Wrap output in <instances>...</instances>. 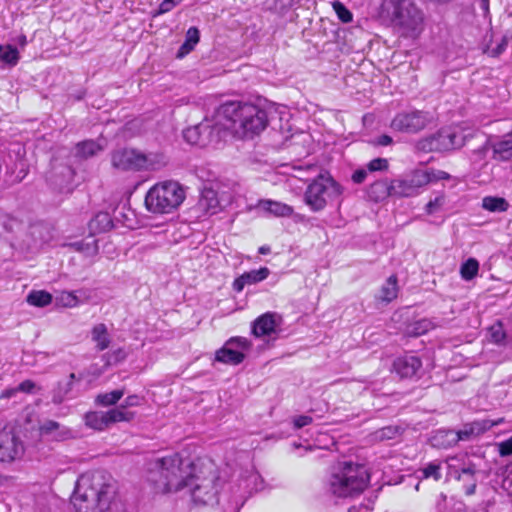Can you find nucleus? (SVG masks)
<instances>
[{"instance_id": "nucleus-1", "label": "nucleus", "mask_w": 512, "mask_h": 512, "mask_svg": "<svg viewBox=\"0 0 512 512\" xmlns=\"http://www.w3.org/2000/svg\"><path fill=\"white\" fill-rule=\"evenodd\" d=\"M114 496L110 474L95 470L82 474L76 481L71 503L75 512H107Z\"/></svg>"}, {"instance_id": "nucleus-2", "label": "nucleus", "mask_w": 512, "mask_h": 512, "mask_svg": "<svg viewBox=\"0 0 512 512\" xmlns=\"http://www.w3.org/2000/svg\"><path fill=\"white\" fill-rule=\"evenodd\" d=\"M217 121L242 138L260 134L268 125L267 112L246 102L223 103L216 111Z\"/></svg>"}, {"instance_id": "nucleus-3", "label": "nucleus", "mask_w": 512, "mask_h": 512, "mask_svg": "<svg viewBox=\"0 0 512 512\" xmlns=\"http://www.w3.org/2000/svg\"><path fill=\"white\" fill-rule=\"evenodd\" d=\"M194 462L183 460L178 454L157 458L151 465L149 481L157 492H177L186 487L194 472Z\"/></svg>"}, {"instance_id": "nucleus-4", "label": "nucleus", "mask_w": 512, "mask_h": 512, "mask_svg": "<svg viewBox=\"0 0 512 512\" xmlns=\"http://www.w3.org/2000/svg\"><path fill=\"white\" fill-rule=\"evenodd\" d=\"M369 480L370 475L365 465L345 461L333 468L328 488L336 497H349L363 492Z\"/></svg>"}, {"instance_id": "nucleus-5", "label": "nucleus", "mask_w": 512, "mask_h": 512, "mask_svg": "<svg viewBox=\"0 0 512 512\" xmlns=\"http://www.w3.org/2000/svg\"><path fill=\"white\" fill-rule=\"evenodd\" d=\"M186 487H189L195 504L212 505L217 503L220 478L215 463L210 459L196 460L194 472Z\"/></svg>"}, {"instance_id": "nucleus-6", "label": "nucleus", "mask_w": 512, "mask_h": 512, "mask_svg": "<svg viewBox=\"0 0 512 512\" xmlns=\"http://www.w3.org/2000/svg\"><path fill=\"white\" fill-rule=\"evenodd\" d=\"M185 199L183 187L175 181L153 185L145 195V207L154 214H168L176 210Z\"/></svg>"}, {"instance_id": "nucleus-7", "label": "nucleus", "mask_w": 512, "mask_h": 512, "mask_svg": "<svg viewBox=\"0 0 512 512\" xmlns=\"http://www.w3.org/2000/svg\"><path fill=\"white\" fill-rule=\"evenodd\" d=\"M112 167L119 171H156L166 165L162 153H142L132 148H120L111 153Z\"/></svg>"}, {"instance_id": "nucleus-8", "label": "nucleus", "mask_w": 512, "mask_h": 512, "mask_svg": "<svg viewBox=\"0 0 512 512\" xmlns=\"http://www.w3.org/2000/svg\"><path fill=\"white\" fill-rule=\"evenodd\" d=\"M342 192V186L332 177L319 175L307 186L304 202L313 212H319L328 203L338 199Z\"/></svg>"}, {"instance_id": "nucleus-9", "label": "nucleus", "mask_w": 512, "mask_h": 512, "mask_svg": "<svg viewBox=\"0 0 512 512\" xmlns=\"http://www.w3.org/2000/svg\"><path fill=\"white\" fill-rule=\"evenodd\" d=\"M467 136L459 127H445L437 133L417 142V148L423 152L450 151L461 148Z\"/></svg>"}, {"instance_id": "nucleus-10", "label": "nucleus", "mask_w": 512, "mask_h": 512, "mask_svg": "<svg viewBox=\"0 0 512 512\" xmlns=\"http://www.w3.org/2000/svg\"><path fill=\"white\" fill-rule=\"evenodd\" d=\"M392 7V21L405 31L418 30L423 22L422 12L411 0H390Z\"/></svg>"}, {"instance_id": "nucleus-11", "label": "nucleus", "mask_w": 512, "mask_h": 512, "mask_svg": "<svg viewBox=\"0 0 512 512\" xmlns=\"http://www.w3.org/2000/svg\"><path fill=\"white\" fill-rule=\"evenodd\" d=\"M501 422L502 419H498L496 421L490 419L475 420L464 424L458 431L440 430L438 431L437 436L446 437L447 445L453 446L460 441H470L490 430L492 427L499 425Z\"/></svg>"}, {"instance_id": "nucleus-12", "label": "nucleus", "mask_w": 512, "mask_h": 512, "mask_svg": "<svg viewBox=\"0 0 512 512\" xmlns=\"http://www.w3.org/2000/svg\"><path fill=\"white\" fill-rule=\"evenodd\" d=\"M432 121L429 112L414 110L398 113L391 121V128L403 133H417Z\"/></svg>"}, {"instance_id": "nucleus-13", "label": "nucleus", "mask_w": 512, "mask_h": 512, "mask_svg": "<svg viewBox=\"0 0 512 512\" xmlns=\"http://www.w3.org/2000/svg\"><path fill=\"white\" fill-rule=\"evenodd\" d=\"M251 347L250 341L245 337H232L224 346L216 351L215 359L219 362L238 365L245 358L244 352Z\"/></svg>"}, {"instance_id": "nucleus-14", "label": "nucleus", "mask_w": 512, "mask_h": 512, "mask_svg": "<svg viewBox=\"0 0 512 512\" xmlns=\"http://www.w3.org/2000/svg\"><path fill=\"white\" fill-rule=\"evenodd\" d=\"M283 318L276 312H266L258 316L251 325L252 334L257 337L276 336L281 330Z\"/></svg>"}, {"instance_id": "nucleus-15", "label": "nucleus", "mask_w": 512, "mask_h": 512, "mask_svg": "<svg viewBox=\"0 0 512 512\" xmlns=\"http://www.w3.org/2000/svg\"><path fill=\"white\" fill-rule=\"evenodd\" d=\"M24 453V446L12 432H4L0 436V462H12Z\"/></svg>"}, {"instance_id": "nucleus-16", "label": "nucleus", "mask_w": 512, "mask_h": 512, "mask_svg": "<svg viewBox=\"0 0 512 512\" xmlns=\"http://www.w3.org/2000/svg\"><path fill=\"white\" fill-rule=\"evenodd\" d=\"M422 367L420 358L414 355L398 357L393 363V370L401 378H412Z\"/></svg>"}, {"instance_id": "nucleus-17", "label": "nucleus", "mask_w": 512, "mask_h": 512, "mask_svg": "<svg viewBox=\"0 0 512 512\" xmlns=\"http://www.w3.org/2000/svg\"><path fill=\"white\" fill-rule=\"evenodd\" d=\"M270 274V270L267 267H261L258 270H251L243 273L237 277L232 287L234 291L240 293L247 285H254L265 280Z\"/></svg>"}, {"instance_id": "nucleus-18", "label": "nucleus", "mask_w": 512, "mask_h": 512, "mask_svg": "<svg viewBox=\"0 0 512 512\" xmlns=\"http://www.w3.org/2000/svg\"><path fill=\"white\" fill-rule=\"evenodd\" d=\"M40 432L55 441H65L74 437V432L70 428L53 420L45 421L40 426Z\"/></svg>"}, {"instance_id": "nucleus-19", "label": "nucleus", "mask_w": 512, "mask_h": 512, "mask_svg": "<svg viewBox=\"0 0 512 512\" xmlns=\"http://www.w3.org/2000/svg\"><path fill=\"white\" fill-rule=\"evenodd\" d=\"M257 207L275 217H290L294 213L292 206L270 199L259 200Z\"/></svg>"}, {"instance_id": "nucleus-20", "label": "nucleus", "mask_w": 512, "mask_h": 512, "mask_svg": "<svg viewBox=\"0 0 512 512\" xmlns=\"http://www.w3.org/2000/svg\"><path fill=\"white\" fill-rule=\"evenodd\" d=\"M199 208L208 213L215 214L219 208L217 193L213 189H204L198 202Z\"/></svg>"}, {"instance_id": "nucleus-21", "label": "nucleus", "mask_w": 512, "mask_h": 512, "mask_svg": "<svg viewBox=\"0 0 512 512\" xmlns=\"http://www.w3.org/2000/svg\"><path fill=\"white\" fill-rule=\"evenodd\" d=\"M494 156L507 160L512 157V132L504 135L500 140L491 145Z\"/></svg>"}, {"instance_id": "nucleus-22", "label": "nucleus", "mask_w": 512, "mask_h": 512, "mask_svg": "<svg viewBox=\"0 0 512 512\" xmlns=\"http://www.w3.org/2000/svg\"><path fill=\"white\" fill-rule=\"evenodd\" d=\"M368 196L375 202L382 201L387 197H392V189H390V182L387 180H379L370 185L368 189Z\"/></svg>"}, {"instance_id": "nucleus-23", "label": "nucleus", "mask_w": 512, "mask_h": 512, "mask_svg": "<svg viewBox=\"0 0 512 512\" xmlns=\"http://www.w3.org/2000/svg\"><path fill=\"white\" fill-rule=\"evenodd\" d=\"M105 413L108 427L120 422H131L136 416L135 412L124 409L121 405L105 411Z\"/></svg>"}, {"instance_id": "nucleus-24", "label": "nucleus", "mask_w": 512, "mask_h": 512, "mask_svg": "<svg viewBox=\"0 0 512 512\" xmlns=\"http://www.w3.org/2000/svg\"><path fill=\"white\" fill-rule=\"evenodd\" d=\"M200 40V32L196 27H190L185 36L184 43L180 46L177 52V58H183L191 51L194 50L195 46L198 44Z\"/></svg>"}, {"instance_id": "nucleus-25", "label": "nucleus", "mask_w": 512, "mask_h": 512, "mask_svg": "<svg viewBox=\"0 0 512 512\" xmlns=\"http://www.w3.org/2000/svg\"><path fill=\"white\" fill-rule=\"evenodd\" d=\"M390 189H392V197L401 198L417 195L406 177L390 181Z\"/></svg>"}, {"instance_id": "nucleus-26", "label": "nucleus", "mask_w": 512, "mask_h": 512, "mask_svg": "<svg viewBox=\"0 0 512 512\" xmlns=\"http://www.w3.org/2000/svg\"><path fill=\"white\" fill-rule=\"evenodd\" d=\"M433 327L434 325L431 320L422 318L407 324L405 334L409 337H418L427 333L433 329Z\"/></svg>"}, {"instance_id": "nucleus-27", "label": "nucleus", "mask_w": 512, "mask_h": 512, "mask_svg": "<svg viewBox=\"0 0 512 512\" xmlns=\"http://www.w3.org/2000/svg\"><path fill=\"white\" fill-rule=\"evenodd\" d=\"M398 290L397 277L395 275H391L382 285L379 293V299L389 303L397 297Z\"/></svg>"}, {"instance_id": "nucleus-28", "label": "nucleus", "mask_w": 512, "mask_h": 512, "mask_svg": "<svg viewBox=\"0 0 512 512\" xmlns=\"http://www.w3.org/2000/svg\"><path fill=\"white\" fill-rule=\"evenodd\" d=\"M91 336L99 351H103L109 347L110 338L105 324L100 323L95 325L92 329Z\"/></svg>"}, {"instance_id": "nucleus-29", "label": "nucleus", "mask_w": 512, "mask_h": 512, "mask_svg": "<svg viewBox=\"0 0 512 512\" xmlns=\"http://www.w3.org/2000/svg\"><path fill=\"white\" fill-rule=\"evenodd\" d=\"M209 125L206 123H201L199 125L189 127L183 132L184 139L190 143L195 145H204V140L202 139V133L209 129Z\"/></svg>"}, {"instance_id": "nucleus-30", "label": "nucleus", "mask_w": 512, "mask_h": 512, "mask_svg": "<svg viewBox=\"0 0 512 512\" xmlns=\"http://www.w3.org/2000/svg\"><path fill=\"white\" fill-rule=\"evenodd\" d=\"M85 424L95 430H105L108 428L105 411H93L85 415Z\"/></svg>"}, {"instance_id": "nucleus-31", "label": "nucleus", "mask_w": 512, "mask_h": 512, "mask_svg": "<svg viewBox=\"0 0 512 512\" xmlns=\"http://www.w3.org/2000/svg\"><path fill=\"white\" fill-rule=\"evenodd\" d=\"M405 177L408 179L416 194H419L420 189L431 182L427 170H415Z\"/></svg>"}, {"instance_id": "nucleus-32", "label": "nucleus", "mask_w": 512, "mask_h": 512, "mask_svg": "<svg viewBox=\"0 0 512 512\" xmlns=\"http://www.w3.org/2000/svg\"><path fill=\"white\" fill-rule=\"evenodd\" d=\"M76 155L81 158H89L102 150V147L93 140L79 142L76 147Z\"/></svg>"}, {"instance_id": "nucleus-33", "label": "nucleus", "mask_w": 512, "mask_h": 512, "mask_svg": "<svg viewBox=\"0 0 512 512\" xmlns=\"http://www.w3.org/2000/svg\"><path fill=\"white\" fill-rule=\"evenodd\" d=\"M125 392L123 389L113 390L111 392L98 394L95 398L97 405L108 407L118 403V401L124 396Z\"/></svg>"}, {"instance_id": "nucleus-34", "label": "nucleus", "mask_w": 512, "mask_h": 512, "mask_svg": "<svg viewBox=\"0 0 512 512\" xmlns=\"http://www.w3.org/2000/svg\"><path fill=\"white\" fill-rule=\"evenodd\" d=\"M482 207L490 212H504L508 209V202L502 197L486 196L482 200Z\"/></svg>"}, {"instance_id": "nucleus-35", "label": "nucleus", "mask_w": 512, "mask_h": 512, "mask_svg": "<svg viewBox=\"0 0 512 512\" xmlns=\"http://www.w3.org/2000/svg\"><path fill=\"white\" fill-rule=\"evenodd\" d=\"M52 295L44 290L31 291L27 296V302L36 307H45L52 302Z\"/></svg>"}, {"instance_id": "nucleus-36", "label": "nucleus", "mask_w": 512, "mask_h": 512, "mask_svg": "<svg viewBox=\"0 0 512 512\" xmlns=\"http://www.w3.org/2000/svg\"><path fill=\"white\" fill-rule=\"evenodd\" d=\"M0 60L9 66H15L19 61V52L12 45L0 44Z\"/></svg>"}, {"instance_id": "nucleus-37", "label": "nucleus", "mask_w": 512, "mask_h": 512, "mask_svg": "<svg viewBox=\"0 0 512 512\" xmlns=\"http://www.w3.org/2000/svg\"><path fill=\"white\" fill-rule=\"evenodd\" d=\"M91 231L103 232L112 227V221L108 213L97 214L89 223Z\"/></svg>"}, {"instance_id": "nucleus-38", "label": "nucleus", "mask_w": 512, "mask_h": 512, "mask_svg": "<svg viewBox=\"0 0 512 512\" xmlns=\"http://www.w3.org/2000/svg\"><path fill=\"white\" fill-rule=\"evenodd\" d=\"M421 474L422 479L432 478L435 481L441 479V463L434 461L426 464L424 467L420 468L418 471Z\"/></svg>"}, {"instance_id": "nucleus-39", "label": "nucleus", "mask_w": 512, "mask_h": 512, "mask_svg": "<svg viewBox=\"0 0 512 512\" xmlns=\"http://www.w3.org/2000/svg\"><path fill=\"white\" fill-rule=\"evenodd\" d=\"M479 271V263L474 258H469L467 261H465L460 268V274L461 277L464 280H471L473 279Z\"/></svg>"}, {"instance_id": "nucleus-40", "label": "nucleus", "mask_w": 512, "mask_h": 512, "mask_svg": "<svg viewBox=\"0 0 512 512\" xmlns=\"http://www.w3.org/2000/svg\"><path fill=\"white\" fill-rule=\"evenodd\" d=\"M399 435V428L396 426H386L376 430L373 434V440L375 441H386L396 438Z\"/></svg>"}, {"instance_id": "nucleus-41", "label": "nucleus", "mask_w": 512, "mask_h": 512, "mask_svg": "<svg viewBox=\"0 0 512 512\" xmlns=\"http://www.w3.org/2000/svg\"><path fill=\"white\" fill-rule=\"evenodd\" d=\"M488 333H489L491 342H493L497 345H502L505 343L506 333H505L503 325L500 321L491 325L488 330Z\"/></svg>"}, {"instance_id": "nucleus-42", "label": "nucleus", "mask_w": 512, "mask_h": 512, "mask_svg": "<svg viewBox=\"0 0 512 512\" xmlns=\"http://www.w3.org/2000/svg\"><path fill=\"white\" fill-rule=\"evenodd\" d=\"M332 7L337 14L340 21L343 23H350L353 20L352 13L340 1H334Z\"/></svg>"}, {"instance_id": "nucleus-43", "label": "nucleus", "mask_w": 512, "mask_h": 512, "mask_svg": "<svg viewBox=\"0 0 512 512\" xmlns=\"http://www.w3.org/2000/svg\"><path fill=\"white\" fill-rule=\"evenodd\" d=\"M71 246L81 252H85L87 255L92 256L97 253L96 241L91 240L89 242L85 241H76L71 244Z\"/></svg>"}, {"instance_id": "nucleus-44", "label": "nucleus", "mask_w": 512, "mask_h": 512, "mask_svg": "<svg viewBox=\"0 0 512 512\" xmlns=\"http://www.w3.org/2000/svg\"><path fill=\"white\" fill-rule=\"evenodd\" d=\"M57 302L64 307H75L78 305L79 300L73 292L63 291L57 297Z\"/></svg>"}, {"instance_id": "nucleus-45", "label": "nucleus", "mask_w": 512, "mask_h": 512, "mask_svg": "<svg viewBox=\"0 0 512 512\" xmlns=\"http://www.w3.org/2000/svg\"><path fill=\"white\" fill-rule=\"evenodd\" d=\"M444 203H445L444 194H439L433 200H430L426 204V207H425L426 212L428 214H434L441 209V207L444 205Z\"/></svg>"}, {"instance_id": "nucleus-46", "label": "nucleus", "mask_w": 512, "mask_h": 512, "mask_svg": "<svg viewBox=\"0 0 512 512\" xmlns=\"http://www.w3.org/2000/svg\"><path fill=\"white\" fill-rule=\"evenodd\" d=\"M271 1H272V3H271V5H269V9H272L277 13L286 12L296 2L295 0H271Z\"/></svg>"}, {"instance_id": "nucleus-47", "label": "nucleus", "mask_w": 512, "mask_h": 512, "mask_svg": "<svg viewBox=\"0 0 512 512\" xmlns=\"http://www.w3.org/2000/svg\"><path fill=\"white\" fill-rule=\"evenodd\" d=\"M388 160L385 158H375L367 164L369 172L385 171L388 169Z\"/></svg>"}, {"instance_id": "nucleus-48", "label": "nucleus", "mask_w": 512, "mask_h": 512, "mask_svg": "<svg viewBox=\"0 0 512 512\" xmlns=\"http://www.w3.org/2000/svg\"><path fill=\"white\" fill-rule=\"evenodd\" d=\"M259 479V475L255 472H250L249 475L241 480L240 485H244V488L248 493H251L253 489L257 490V481Z\"/></svg>"}, {"instance_id": "nucleus-49", "label": "nucleus", "mask_w": 512, "mask_h": 512, "mask_svg": "<svg viewBox=\"0 0 512 512\" xmlns=\"http://www.w3.org/2000/svg\"><path fill=\"white\" fill-rule=\"evenodd\" d=\"M126 357V353L123 349H118L113 351L111 354L107 353L103 356L104 359H106V362L108 365L110 364H116L122 360H124Z\"/></svg>"}, {"instance_id": "nucleus-50", "label": "nucleus", "mask_w": 512, "mask_h": 512, "mask_svg": "<svg viewBox=\"0 0 512 512\" xmlns=\"http://www.w3.org/2000/svg\"><path fill=\"white\" fill-rule=\"evenodd\" d=\"M143 397L139 396V395H129L128 397L125 398L123 404H121L122 407H124V409H127L128 407H136V406H140L143 402Z\"/></svg>"}, {"instance_id": "nucleus-51", "label": "nucleus", "mask_w": 512, "mask_h": 512, "mask_svg": "<svg viewBox=\"0 0 512 512\" xmlns=\"http://www.w3.org/2000/svg\"><path fill=\"white\" fill-rule=\"evenodd\" d=\"M427 172L429 174V178H431V182L438 180H449L451 178L450 174L442 170L428 169Z\"/></svg>"}, {"instance_id": "nucleus-52", "label": "nucleus", "mask_w": 512, "mask_h": 512, "mask_svg": "<svg viewBox=\"0 0 512 512\" xmlns=\"http://www.w3.org/2000/svg\"><path fill=\"white\" fill-rule=\"evenodd\" d=\"M312 421H313V419L311 416L301 415V416H297L294 418L293 424L296 429H300L302 427H305V426L311 424Z\"/></svg>"}, {"instance_id": "nucleus-53", "label": "nucleus", "mask_w": 512, "mask_h": 512, "mask_svg": "<svg viewBox=\"0 0 512 512\" xmlns=\"http://www.w3.org/2000/svg\"><path fill=\"white\" fill-rule=\"evenodd\" d=\"M499 452L501 456L512 455V436L499 444Z\"/></svg>"}, {"instance_id": "nucleus-54", "label": "nucleus", "mask_w": 512, "mask_h": 512, "mask_svg": "<svg viewBox=\"0 0 512 512\" xmlns=\"http://www.w3.org/2000/svg\"><path fill=\"white\" fill-rule=\"evenodd\" d=\"M174 7L175 6L173 5V1L163 0L159 5L158 10L154 13V16H158V15L167 13V12L171 11Z\"/></svg>"}, {"instance_id": "nucleus-55", "label": "nucleus", "mask_w": 512, "mask_h": 512, "mask_svg": "<svg viewBox=\"0 0 512 512\" xmlns=\"http://www.w3.org/2000/svg\"><path fill=\"white\" fill-rule=\"evenodd\" d=\"M489 150V145L488 143H485L484 145H482L480 148L476 149L473 151V155L475 156L474 160H482L485 158L487 152Z\"/></svg>"}, {"instance_id": "nucleus-56", "label": "nucleus", "mask_w": 512, "mask_h": 512, "mask_svg": "<svg viewBox=\"0 0 512 512\" xmlns=\"http://www.w3.org/2000/svg\"><path fill=\"white\" fill-rule=\"evenodd\" d=\"M367 171L368 170H364V169H359V170H356L353 175H352V180L354 183H357V184H360L362 182H364V180L366 179L367 177Z\"/></svg>"}, {"instance_id": "nucleus-57", "label": "nucleus", "mask_w": 512, "mask_h": 512, "mask_svg": "<svg viewBox=\"0 0 512 512\" xmlns=\"http://www.w3.org/2000/svg\"><path fill=\"white\" fill-rule=\"evenodd\" d=\"M475 472H476V469L472 465L468 466L466 468H463L461 470V473L458 475V479L459 480H464L465 477L473 479V476H474Z\"/></svg>"}, {"instance_id": "nucleus-58", "label": "nucleus", "mask_w": 512, "mask_h": 512, "mask_svg": "<svg viewBox=\"0 0 512 512\" xmlns=\"http://www.w3.org/2000/svg\"><path fill=\"white\" fill-rule=\"evenodd\" d=\"M34 387H35V384L32 381L25 380V381H23L22 383L19 384L17 389H18V392L22 391V392L29 393V392H31L33 390Z\"/></svg>"}, {"instance_id": "nucleus-59", "label": "nucleus", "mask_w": 512, "mask_h": 512, "mask_svg": "<svg viewBox=\"0 0 512 512\" xmlns=\"http://www.w3.org/2000/svg\"><path fill=\"white\" fill-rule=\"evenodd\" d=\"M17 393H18L17 387L5 389L0 394V399H10V398L14 397Z\"/></svg>"}, {"instance_id": "nucleus-60", "label": "nucleus", "mask_w": 512, "mask_h": 512, "mask_svg": "<svg viewBox=\"0 0 512 512\" xmlns=\"http://www.w3.org/2000/svg\"><path fill=\"white\" fill-rule=\"evenodd\" d=\"M392 138L389 135H381L377 139V144L380 146H387L392 143Z\"/></svg>"}, {"instance_id": "nucleus-61", "label": "nucleus", "mask_w": 512, "mask_h": 512, "mask_svg": "<svg viewBox=\"0 0 512 512\" xmlns=\"http://www.w3.org/2000/svg\"><path fill=\"white\" fill-rule=\"evenodd\" d=\"M39 243H12L13 246H18L20 248L31 249L36 247Z\"/></svg>"}, {"instance_id": "nucleus-62", "label": "nucleus", "mask_w": 512, "mask_h": 512, "mask_svg": "<svg viewBox=\"0 0 512 512\" xmlns=\"http://www.w3.org/2000/svg\"><path fill=\"white\" fill-rule=\"evenodd\" d=\"M75 378H76V376H75V374H74V373H71V374L69 375V381H68V383L66 384V388H65V391H64L65 393H68V392L71 390V388H72V384H73V381L75 380Z\"/></svg>"}, {"instance_id": "nucleus-63", "label": "nucleus", "mask_w": 512, "mask_h": 512, "mask_svg": "<svg viewBox=\"0 0 512 512\" xmlns=\"http://www.w3.org/2000/svg\"><path fill=\"white\" fill-rule=\"evenodd\" d=\"M480 7L486 13L489 10V0H480Z\"/></svg>"}, {"instance_id": "nucleus-64", "label": "nucleus", "mask_w": 512, "mask_h": 512, "mask_svg": "<svg viewBox=\"0 0 512 512\" xmlns=\"http://www.w3.org/2000/svg\"><path fill=\"white\" fill-rule=\"evenodd\" d=\"M475 489H476V484H475V482H473L470 486L467 487L466 494L472 495L475 492Z\"/></svg>"}]
</instances>
